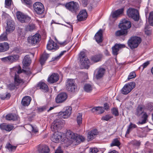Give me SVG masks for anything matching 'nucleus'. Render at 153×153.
<instances>
[{
  "label": "nucleus",
  "mask_w": 153,
  "mask_h": 153,
  "mask_svg": "<svg viewBox=\"0 0 153 153\" xmlns=\"http://www.w3.org/2000/svg\"><path fill=\"white\" fill-rule=\"evenodd\" d=\"M66 135L69 140V144L74 143V144L77 145L85 140V138L84 137L79 135L76 134H75L70 131H67L66 133Z\"/></svg>",
  "instance_id": "nucleus-1"
},
{
  "label": "nucleus",
  "mask_w": 153,
  "mask_h": 153,
  "mask_svg": "<svg viewBox=\"0 0 153 153\" xmlns=\"http://www.w3.org/2000/svg\"><path fill=\"white\" fill-rule=\"evenodd\" d=\"M135 114L138 117L140 116L142 114V120H140L138 123L142 124L145 123L146 122V120L148 116L146 113L144 112V107L142 105H138L136 109Z\"/></svg>",
  "instance_id": "nucleus-2"
},
{
  "label": "nucleus",
  "mask_w": 153,
  "mask_h": 153,
  "mask_svg": "<svg viewBox=\"0 0 153 153\" xmlns=\"http://www.w3.org/2000/svg\"><path fill=\"white\" fill-rule=\"evenodd\" d=\"M80 64L82 67L86 69H88L89 66V61L85 56V53L83 51L80 52L79 54Z\"/></svg>",
  "instance_id": "nucleus-3"
},
{
  "label": "nucleus",
  "mask_w": 153,
  "mask_h": 153,
  "mask_svg": "<svg viewBox=\"0 0 153 153\" xmlns=\"http://www.w3.org/2000/svg\"><path fill=\"white\" fill-rule=\"evenodd\" d=\"M135 83L133 82H131L126 84L121 90V92L123 94H127L130 92L135 87Z\"/></svg>",
  "instance_id": "nucleus-4"
},
{
  "label": "nucleus",
  "mask_w": 153,
  "mask_h": 153,
  "mask_svg": "<svg viewBox=\"0 0 153 153\" xmlns=\"http://www.w3.org/2000/svg\"><path fill=\"white\" fill-rule=\"evenodd\" d=\"M128 16L134 20L138 21L139 18V12L136 9L132 8H129L127 11Z\"/></svg>",
  "instance_id": "nucleus-5"
},
{
  "label": "nucleus",
  "mask_w": 153,
  "mask_h": 153,
  "mask_svg": "<svg viewBox=\"0 0 153 153\" xmlns=\"http://www.w3.org/2000/svg\"><path fill=\"white\" fill-rule=\"evenodd\" d=\"M142 41L141 39H129L127 42L128 46L131 49L137 48Z\"/></svg>",
  "instance_id": "nucleus-6"
},
{
  "label": "nucleus",
  "mask_w": 153,
  "mask_h": 153,
  "mask_svg": "<svg viewBox=\"0 0 153 153\" xmlns=\"http://www.w3.org/2000/svg\"><path fill=\"white\" fill-rule=\"evenodd\" d=\"M16 16L17 19L22 23L28 22L31 19L30 17L20 11L16 12Z\"/></svg>",
  "instance_id": "nucleus-7"
},
{
  "label": "nucleus",
  "mask_w": 153,
  "mask_h": 153,
  "mask_svg": "<svg viewBox=\"0 0 153 153\" xmlns=\"http://www.w3.org/2000/svg\"><path fill=\"white\" fill-rule=\"evenodd\" d=\"M33 8L35 13L38 14H42L44 12V7L40 2H35L33 4Z\"/></svg>",
  "instance_id": "nucleus-8"
},
{
  "label": "nucleus",
  "mask_w": 153,
  "mask_h": 153,
  "mask_svg": "<svg viewBox=\"0 0 153 153\" xmlns=\"http://www.w3.org/2000/svg\"><path fill=\"white\" fill-rule=\"evenodd\" d=\"M62 127V122L60 119H56L52 124L51 128L52 131L56 132L61 129Z\"/></svg>",
  "instance_id": "nucleus-9"
},
{
  "label": "nucleus",
  "mask_w": 153,
  "mask_h": 153,
  "mask_svg": "<svg viewBox=\"0 0 153 153\" xmlns=\"http://www.w3.org/2000/svg\"><path fill=\"white\" fill-rule=\"evenodd\" d=\"M72 108L70 106H67L64 108V111L60 112L59 115L61 118H66L68 117L71 113Z\"/></svg>",
  "instance_id": "nucleus-10"
},
{
  "label": "nucleus",
  "mask_w": 153,
  "mask_h": 153,
  "mask_svg": "<svg viewBox=\"0 0 153 153\" xmlns=\"http://www.w3.org/2000/svg\"><path fill=\"white\" fill-rule=\"evenodd\" d=\"M66 8L72 13H75L78 10V4L76 2L71 1L66 4Z\"/></svg>",
  "instance_id": "nucleus-11"
},
{
  "label": "nucleus",
  "mask_w": 153,
  "mask_h": 153,
  "mask_svg": "<svg viewBox=\"0 0 153 153\" xmlns=\"http://www.w3.org/2000/svg\"><path fill=\"white\" fill-rule=\"evenodd\" d=\"M131 26L130 22L125 19L122 20L119 25V27L121 29L125 30L130 28Z\"/></svg>",
  "instance_id": "nucleus-12"
},
{
  "label": "nucleus",
  "mask_w": 153,
  "mask_h": 153,
  "mask_svg": "<svg viewBox=\"0 0 153 153\" xmlns=\"http://www.w3.org/2000/svg\"><path fill=\"white\" fill-rule=\"evenodd\" d=\"M67 97V95L65 93L59 94L56 98V102L57 103H62L66 100Z\"/></svg>",
  "instance_id": "nucleus-13"
},
{
  "label": "nucleus",
  "mask_w": 153,
  "mask_h": 153,
  "mask_svg": "<svg viewBox=\"0 0 153 153\" xmlns=\"http://www.w3.org/2000/svg\"><path fill=\"white\" fill-rule=\"evenodd\" d=\"M47 48L49 50H56L59 48V46L54 42L51 39H50L47 45Z\"/></svg>",
  "instance_id": "nucleus-14"
},
{
  "label": "nucleus",
  "mask_w": 153,
  "mask_h": 153,
  "mask_svg": "<svg viewBox=\"0 0 153 153\" xmlns=\"http://www.w3.org/2000/svg\"><path fill=\"white\" fill-rule=\"evenodd\" d=\"M87 17V13L85 10H81L77 16L78 21H82L85 20Z\"/></svg>",
  "instance_id": "nucleus-15"
},
{
  "label": "nucleus",
  "mask_w": 153,
  "mask_h": 153,
  "mask_svg": "<svg viewBox=\"0 0 153 153\" xmlns=\"http://www.w3.org/2000/svg\"><path fill=\"white\" fill-rule=\"evenodd\" d=\"M19 58V56L17 55H15L6 57L1 59L2 61L4 62L8 61L12 62L17 60Z\"/></svg>",
  "instance_id": "nucleus-16"
},
{
  "label": "nucleus",
  "mask_w": 153,
  "mask_h": 153,
  "mask_svg": "<svg viewBox=\"0 0 153 153\" xmlns=\"http://www.w3.org/2000/svg\"><path fill=\"white\" fill-rule=\"evenodd\" d=\"M15 28V25L14 22L11 20H8L7 22L6 31L9 32L13 31Z\"/></svg>",
  "instance_id": "nucleus-17"
},
{
  "label": "nucleus",
  "mask_w": 153,
  "mask_h": 153,
  "mask_svg": "<svg viewBox=\"0 0 153 153\" xmlns=\"http://www.w3.org/2000/svg\"><path fill=\"white\" fill-rule=\"evenodd\" d=\"M125 47L124 45L117 44H115L112 48L113 54L114 55H117L118 54V52L120 48H125Z\"/></svg>",
  "instance_id": "nucleus-18"
},
{
  "label": "nucleus",
  "mask_w": 153,
  "mask_h": 153,
  "mask_svg": "<svg viewBox=\"0 0 153 153\" xmlns=\"http://www.w3.org/2000/svg\"><path fill=\"white\" fill-rule=\"evenodd\" d=\"M105 70L103 68H100L97 69L96 71V76L97 79L102 78L104 75Z\"/></svg>",
  "instance_id": "nucleus-19"
},
{
  "label": "nucleus",
  "mask_w": 153,
  "mask_h": 153,
  "mask_svg": "<svg viewBox=\"0 0 153 153\" xmlns=\"http://www.w3.org/2000/svg\"><path fill=\"white\" fill-rule=\"evenodd\" d=\"M59 79V75L57 74L53 73L48 78V81L49 82L52 83L56 82Z\"/></svg>",
  "instance_id": "nucleus-20"
},
{
  "label": "nucleus",
  "mask_w": 153,
  "mask_h": 153,
  "mask_svg": "<svg viewBox=\"0 0 153 153\" xmlns=\"http://www.w3.org/2000/svg\"><path fill=\"white\" fill-rule=\"evenodd\" d=\"M62 137L61 134L60 132H55L51 137V140L56 143H58Z\"/></svg>",
  "instance_id": "nucleus-21"
},
{
  "label": "nucleus",
  "mask_w": 153,
  "mask_h": 153,
  "mask_svg": "<svg viewBox=\"0 0 153 153\" xmlns=\"http://www.w3.org/2000/svg\"><path fill=\"white\" fill-rule=\"evenodd\" d=\"M11 73L12 74H14L15 76L16 75H18L19 74L22 72V71L25 72V71L22 69L21 70L20 66L18 65L13 67V68L11 69Z\"/></svg>",
  "instance_id": "nucleus-22"
},
{
  "label": "nucleus",
  "mask_w": 153,
  "mask_h": 153,
  "mask_svg": "<svg viewBox=\"0 0 153 153\" xmlns=\"http://www.w3.org/2000/svg\"><path fill=\"white\" fill-rule=\"evenodd\" d=\"M31 98L29 96H25L23 97L22 101V104L24 106H28L30 104Z\"/></svg>",
  "instance_id": "nucleus-23"
},
{
  "label": "nucleus",
  "mask_w": 153,
  "mask_h": 153,
  "mask_svg": "<svg viewBox=\"0 0 153 153\" xmlns=\"http://www.w3.org/2000/svg\"><path fill=\"white\" fill-rule=\"evenodd\" d=\"M38 150L40 153H48L49 152V148L46 145L39 146L38 148Z\"/></svg>",
  "instance_id": "nucleus-24"
},
{
  "label": "nucleus",
  "mask_w": 153,
  "mask_h": 153,
  "mask_svg": "<svg viewBox=\"0 0 153 153\" xmlns=\"http://www.w3.org/2000/svg\"><path fill=\"white\" fill-rule=\"evenodd\" d=\"M13 127L10 125H6L4 123L0 125V128L2 130H5L7 131H10L12 129Z\"/></svg>",
  "instance_id": "nucleus-25"
},
{
  "label": "nucleus",
  "mask_w": 153,
  "mask_h": 153,
  "mask_svg": "<svg viewBox=\"0 0 153 153\" xmlns=\"http://www.w3.org/2000/svg\"><path fill=\"white\" fill-rule=\"evenodd\" d=\"M75 85L74 80L71 79H68L66 83V88L67 90H74V89L70 88L72 85Z\"/></svg>",
  "instance_id": "nucleus-26"
},
{
  "label": "nucleus",
  "mask_w": 153,
  "mask_h": 153,
  "mask_svg": "<svg viewBox=\"0 0 153 153\" xmlns=\"http://www.w3.org/2000/svg\"><path fill=\"white\" fill-rule=\"evenodd\" d=\"M37 87L41 89L44 92H47L48 90L47 85L44 82H39L37 85Z\"/></svg>",
  "instance_id": "nucleus-27"
},
{
  "label": "nucleus",
  "mask_w": 153,
  "mask_h": 153,
  "mask_svg": "<svg viewBox=\"0 0 153 153\" xmlns=\"http://www.w3.org/2000/svg\"><path fill=\"white\" fill-rule=\"evenodd\" d=\"M31 60L28 55H26L24 58L22 63L25 66H29L31 63Z\"/></svg>",
  "instance_id": "nucleus-28"
},
{
  "label": "nucleus",
  "mask_w": 153,
  "mask_h": 153,
  "mask_svg": "<svg viewBox=\"0 0 153 153\" xmlns=\"http://www.w3.org/2000/svg\"><path fill=\"white\" fill-rule=\"evenodd\" d=\"M91 111L93 112H95L96 114H100L103 113L104 112V108L102 107H97L93 108Z\"/></svg>",
  "instance_id": "nucleus-29"
},
{
  "label": "nucleus",
  "mask_w": 153,
  "mask_h": 153,
  "mask_svg": "<svg viewBox=\"0 0 153 153\" xmlns=\"http://www.w3.org/2000/svg\"><path fill=\"white\" fill-rule=\"evenodd\" d=\"M14 82L15 84L18 87L21 84H23L24 83L23 79H21L19 76L18 75H16L15 76L14 78Z\"/></svg>",
  "instance_id": "nucleus-30"
},
{
  "label": "nucleus",
  "mask_w": 153,
  "mask_h": 153,
  "mask_svg": "<svg viewBox=\"0 0 153 153\" xmlns=\"http://www.w3.org/2000/svg\"><path fill=\"white\" fill-rule=\"evenodd\" d=\"M97 131L96 129L91 131L89 132L88 135V140L89 141L93 139L95 136L97 134Z\"/></svg>",
  "instance_id": "nucleus-31"
},
{
  "label": "nucleus",
  "mask_w": 153,
  "mask_h": 153,
  "mask_svg": "<svg viewBox=\"0 0 153 153\" xmlns=\"http://www.w3.org/2000/svg\"><path fill=\"white\" fill-rule=\"evenodd\" d=\"M123 8H122L115 10L112 13V16L113 18H115L122 14L124 11Z\"/></svg>",
  "instance_id": "nucleus-32"
},
{
  "label": "nucleus",
  "mask_w": 153,
  "mask_h": 153,
  "mask_svg": "<svg viewBox=\"0 0 153 153\" xmlns=\"http://www.w3.org/2000/svg\"><path fill=\"white\" fill-rule=\"evenodd\" d=\"M49 56V54L46 53L45 52H44L42 55L41 56L40 59V62L42 66L44 64L45 61Z\"/></svg>",
  "instance_id": "nucleus-33"
},
{
  "label": "nucleus",
  "mask_w": 153,
  "mask_h": 153,
  "mask_svg": "<svg viewBox=\"0 0 153 153\" xmlns=\"http://www.w3.org/2000/svg\"><path fill=\"white\" fill-rule=\"evenodd\" d=\"M36 26L35 25L30 23L25 26V30L27 31H32L35 30Z\"/></svg>",
  "instance_id": "nucleus-34"
},
{
  "label": "nucleus",
  "mask_w": 153,
  "mask_h": 153,
  "mask_svg": "<svg viewBox=\"0 0 153 153\" xmlns=\"http://www.w3.org/2000/svg\"><path fill=\"white\" fill-rule=\"evenodd\" d=\"M6 119L8 120H15L17 119V116L15 114H9L6 117Z\"/></svg>",
  "instance_id": "nucleus-35"
},
{
  "label": "nucleus",
  "mask_w": 153,
  "mask_h": 153,
  "mask_svg": "<svg viewBox=\"0 0 153 153\" xmlns=\"http://www.w3.org/2000/svg\"><path fill=\"white\" fill-rule=\"evenodd\" d=\"M58 43L62 46H64L69 42L68 40L65 39H59V40H57V39H55Z\"/></svg>",
  "instance_id": "nucleus-36"
},
{
  "label": "nucleus",
  "mask_w": 153,
  "mask_h": 153,
  "mask_svg": "<svg viewBox=\"0 0 153 153\" xmlns=\"http://www.w3.org/2000/svg\"><path fill=\"white\" fill-rule=\"evenodd\" d=\"M102 57V55L101 54L94 56L91 58V60L94 62H97L101 60Z\"/></svg>",
  "instance_id": "nucleus-37"
},
{
  "label": "nucleus",
  "mask_w": 153,
  "mask_h": 153,
  "mask_svg": "<svg viewBox=\"0 0 153 153\" xmlns=\"http://www.w3.org/2000/svg\"><path fill=\"white\" fill-rule=\"evenodd\" d=\"M127 33V30H122L117 31L115 33V35L117 36L126 35Z\"/></svg>",
  "instance_id": "nucleus-38"
},
{
  "label": "nucleus",
  "mask_w": 153,
  "mask_h": 153,
  "mask_svg": "<svg viewBox=\"0 0 153 153\" xmlns=\"http://www.w3.org/2000/svg\"><path fill=\"white\" fill-rule=\"evenodd\" d=\"M2 52L7 51L9 48V44L7 42L1 43Z\"/></svg>",
  "instance_id": "nucleus-39"
},
{
  "label": "nucleus",
  "mask_w": 153,
  "mask_h": 153,
  "mask_svg": "<svg viewBox=\"0 0 153 153\" xmlns=\"http://www.w3.org/2000/svg\"><path fill=\"white\" fill-rule=\"evenodd\" d=\"M103 30L100 29L95 34L94 38H103Z\"/></svg>",
  "instance_id": "nucleus-40"
},
{
  "label": "nucleus",
  "mask_w": 153,
  "mask_h": 153,
  "mask_svg": "<svg viewBox=\"0 0 153 153\" xmlns=\"http://www.w3.org/2000/svg\"><path fill=\"white\" fill-rule=\"evenodd\" d=\"M84 88L86 92H90L92 90V87L90 84H86L85 85Z\"/></svg>",
  "instance_id": "nucleus-41"
},
{
  "label": "nucleus",
  "mask_w": 153,
  "mask_h": 153,
  "mask_svg": "<svg viewBox=\"0 0 153 153\" xmlns=\"http://www.w3.org/2000/svg\"><path fill=\"white\" fill-rule=\"evenodd\" d=\"M6 147L8 149L9 151L12 152L16 150V146H13L10 143H9L7 144Z\"/></svg>",
  "instance_id": "nucleus-42"
},
{
  "label": "nucleus",
  "mask_w": 153,
  "mask_h": 153,
  "mask_svg": "<svg viewBox=\"0 0 153 153\" xmlns=\"http://www.w3.org/2000/svg\"><path fill=\"white\" fill-rule=\"evenodd\" d=\"M120 144L119 140L117 138H115L113 140L112 143L111 144V146H119Z\"/></svg>",
  "instance_id": "nucleus-43"
},
{
  "label": "nucleus",
  "mask_w": 153,
  "mask_h": 153,
  "mask_svg": "<svg viewBox=\"0 0 153 153\" xmlns=\"http://www.w3.org/2000/svg\"><path fill=\"white\" fill-rule=\"evenodd\" d=\"M28 42L31 44H35L39 43L40 41V39H27Z\"/></svg>",
  "instance_id": "nucleus-44"
},
{
  "label": "nucleus",
  "mask_w": 153,
  "mask_h": 153,
  "mask_svg": "<svg viewBox=\"0 0 153 153\" xmlns=\"http://www.w3.org/2000/svg\"><path fill=\"white\" fill-rule=\"evenodd\" d=\"M137 126L136 125L133 124L131 123H130L126 132V134H129L130 131H131L133 128H135Z\"/></svg>",
  "instance_id": "nucleus-45"
},
{
  "label": "nucleus",
  "mask_w": 153,
  "mask_h": 153,
  "mask_svg": "<svg viewBox=\"0 0 153 153\" xmlns=\"http://www.w3.org/2000/svg\"><path fill=\"white\" fill-rule=\"evenodd\" d=\"M149 22L151 26L153 25V11L151 12L149 14Z\"/></svg>",
  "instance_id": "nucleus-46"
},
{
  "label": "nucleus",
  "mask_w": 153,
  "mask_h": 153,
  "mask_svg": "<svg viewBox=\"0 0 153 153\" xmlns=\"http://www.w3.org/2000/svg\"><path fill=\"white\" fill-rule=\"evenodd\" d=\"M77 121L78 124L79 125L81 124L82 122V117L81 114H79L77 116Z\"/></svg>",
  "instance_id": "nucleus-47"
},
{
  "label": "nucleus",
  "mask_w": 153,
  "mask_h": 153,
  "mask_svg": "<svg viewBox=\"0 0 153 153\" xmlns=\"http://www.w3.org/2000/svg\"><path fill=\"white\" fill-rule=\"evenodd\" d=\"M8 88L10 90H12L15 89V88H18V87L14 83L9 84L8 86Z\"/></svg>",
  "instance_id": "nucleus-48"
},
{
  "label": "nucleus",
  "mask_w": 153,
  "mask_h": 153,
  "mask_svg": "<svg viewBox=\"0 0 153 153\" xmlns=\"http://www.w3.org/2000/svg\"><path fill=\"white\" fill-rule=\"evenodd\" d=\"M10 96V93H5L1 94L0 95V97L1 99L4 100L6 98H9Z\"/></svg>",
  "instance_id": "nucleus-49"
},
{
  "label": "nucleus",
  "mask_w": 153,
  "mask_h": 153,
  "mask_svg": "<svg viewBox=\"0 0 153 153\" xmlns=\"http://www.w3.org/2000/svg\"><path fill=\"white\" fill-rule=\"evenodd\" d=\"M111 111L112 114L115 116H117L119 115V114L117 108H113Z\"/></svg>",
  "instance_id": "nucleus-50"
},
{
  "label": "nucleus",
  "mask_w": 153,
  "mask_h": 153,
  "mask_svg": "<svg viewBox=\"0 0 153 153\" xmlns=\"http://www.w3.org/2000/svg\"><path fill=\"white\" fill-rule=\"evenodd\" d=\"M136 76V75L135 74V73L134 72H131L130 73V74H129V75L128 76V80H130L131 79L133 78L134 77H135Z\"/></svg>",
  "instance_id": "nucleus-51"
},
{
  "label": "nucleus",
  "mask_w": 153,
  "mask_h": 153,
  "mask_svg": "<svg viewBox=\"0 0 153 153\" xmlns=\"http://www.w3.org/2000/svg\"><path fill=\"white\" fill-rule=\"evenodd\" d=\"M112 117L111 116L108 114L105 116H103L101 119L104 120L108 121Z\"/></svg>",
  "instance_id": "nucleus-52"
},
{
  "label": "nucleus",
  "mask_w": 153,
  "mask_h": 153,
  "mask_svg": "<svg viewBox=\"0 0 153 153\" xmlns=\"http://www.w3.org/2000/svg\"><path fill=\"white\" fill-rule=\"evenodd\" d=\"M132 144L137 146H139L140 144V142L139 141L134 140L131 142Z\"/></svg>",
  "instance_id": "nucleus-53"
},
{
  "label": "nucleus",
  "mask_w": 153,
  "mask_h": 153,
  "mask_svg": "<svg viewBox=\"0 0 153 153\" xmlns=\"http://www.w3.org/2000/svg\"><path fill=\"white\" fill-rule=\"evenodd\" d=\"M98 151V149L97 148H91L90 149V153H97Z\"/></svg>",
  "instance_id": "nucleus-54"
},
{
  "label": "nucleus",
  "mask_w": 153,
  "mask_h": 153,
  "mask_svg": "<svg viewBox=\"0 0 153 153\" xmlns=\"http://www.w3.org/2000/svg\"><path fill=\"white\" fill-rule=\"evenodd\" d=\"M47 109V107L46 106H44L38 108V110L39 112H42L46 110Z\"/></svg>",
  "instance_id": "nucleus-55"
},
{
  "label": "nucleus",
  "mask_w": 153,
  "mask_h": 153,
  "mask_svg": "<svg viewBox=\"0 0 153 153\" xmlns=\"http://www.w3.org/2000/svg\"><path fill=\"white\" fill-rule=\"evenodd\" d=\"M148 27L147 26L145 27V33L147 35H150L151 33V30H148Z\"/></svg>",
  "instance_id": "nucleus-56"
},
{
  "label": "nucleus",
  "mask_w": 153,
  "mask_h": 153,
  "mask_svg": "<svg viewBox=\"0 0 153 153\" xmlns=\"http://www.w3.org/2000/svg\"><path fill=\"white\" fill-rule=\"evenodd\" d=\"M70 88L74 89L73 91L72 90H68V91L71 92H74L77 90V86L76 85H72V86H71Z\"/></svg>",
  "instance_id": "nucleus-57"
},
{
  "label": "nucleus",
  "mask_w": 153,
  "mask_h": 153,
  "mask_svg": "<svg viewBox=\"0 0 153 153\" xmlns=\"http://www.w3.org/2000/svg\"><path fill=\"white\" fill-rule=\"evenodd\" d=\"M10 1L11 0H5V7L10 6L11 5Z\"/></svg>",
  "instance_id": "nucleus-58"
},
{
  "label": "nucleus",
  "mask_w": 153,
  "mask_h": 153,
  "mask_svg": "<svg viewBox=\"0 0 153 153\" xmlns=\"http://www.w3.org/2000/svg\"><path fill=\"white\" fill-rule=\"evenodd\" d=\"M0 38H7V33L6 32H4L0 36Z\"/></svg>",
  "instance_id": "nucleus-59"
},
{
  "label": "nucleus",
  "mask_w": 153,
  "mask_h": 153,
  "mask_svg": "<svg viewBox=\"0 0 153 153\" xmlns=\"http://www.w3.org/2000/svg\"><path fill=\"white\" fill-rule=\"evenodd\" d=\"M33 38H40L41 36L39 33H37L33 36Z\"/></svg>",
  "instance_id": "nucleus-60"
},
{
  "label": "nucleus",
  "mask_w": 153,
  "mask_h": 153,
  "mask_svg": "<svg viewBox=\"0 0 153 153\" xmlns=\"http://www.w3.org/2000/svg\"><path fill=\"white\" fill-rule=\"evenodd\" d=\"M66 52V51H65L61 52L59 55L55 57V59H59L64 54V53Z\"/></svg>",
  "instance_id": "nucleus-61"
},
{
  "label": "nucleus",
  "mask_w": 153,
  "mask_h": 153,
  "mask_svg": "<svg viewBox=\"0 0 153 153\" xmlns=\"http://www.w3.org/2000/svg\"><path fill=\"white\" fill-rule=\"evenodd\" d=\"M149 64V61H147L146 62L144 63L142 66L143 67V68L146 67Z\"/></svg>",
  "instance_id": "nucleus-62"
},
{
  "label": "nucleus",
  "mask_w": 153,
  "mask_h": 153,
  "mask_svg": "<svg viewBox=\"0 0 153 153\" xmlns=\"http://www.w3.org/2000/svg\"><path fill=\"white\" fill-rule=\"evenodd\" d=\"M31 126L32 128V130L33 132L35 133L38 132V129L34 127L32 125H31Z\"/></svg>",
  "instance_id": "nucleus-63"
},
{
  "label": "nucleus",
  "mask_w": 153,
  "mask_h": 153,
  "mask_svg": "<svg viewBox=\"0 0 153 153\" xmlns=\"http://www.w3.org/2000/svg\"><path fill=\"white\" fill-rule=\"evenodd\" d=\"M62 152H63L60 149H59L56 150L55 153H62Z\"/></svg>",
  "instance_id": "nucleus-64"
}]
</instances>
